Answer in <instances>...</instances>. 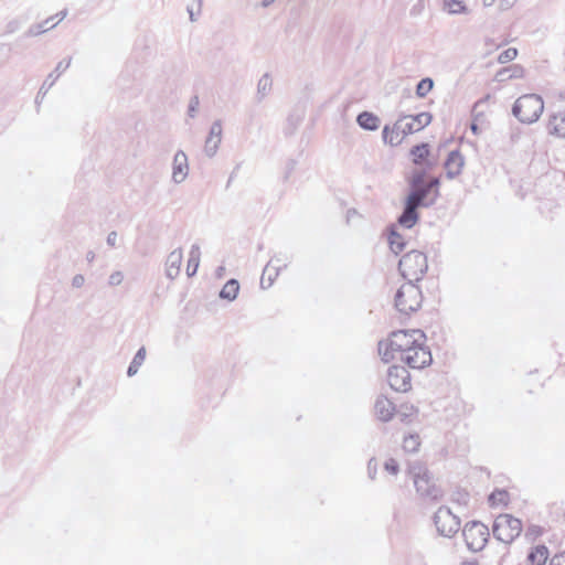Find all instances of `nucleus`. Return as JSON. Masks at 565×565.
Segmentation results:
<instances>
[{"label":"nucleus","instance_id":"obj_1","mask_svg":"<svg viewBox=\"0 0 565 565\" xmlns=\"http://www.w3.org/2000/svg\"><path fill=\"white\" fill-rule=\"evenodd\" d=\"M379 352L386 363H403L409 369H424L431 361L426 345V335L422 330H397L379 344Z\"/></svg>","mask_w":565,"mask_h":565},{"label":"nucleus","instance_id":"obj_2","mask_svg":"<svg viewBox=\"0 0 565 565\" xmlns=\"http://www.w3.org/2000/svg\"><path fill=\"white\" fill-rule=\"evenodd\" d=\"M416 492L430 500H439L441 498V490L437 486L428 467L423 462H415L407 469Z\"/></svg>","mask_w":565,"mask_h":565},{"label":"nucleus","instance_id":"obj_3","mask_svg":"<svg viewBox=\"0 0 565 565\" xmlns=\"http://www.w3.org/2000/svg\"><path fill=\"white\" fill-rule=\"evenodd\" d=\"M398 267L408 282L419 281L428 270V259L423 252L411 250L401 258Z\"/></svg>","mask_w":565,"mask_h":565},{"label":"nucleus","instance_id":"obj_4","mask_svg":"<svg viewBox=\"0 0 565 565\" xmlns=\"http://www.w3.org/2000/svg\"><path fill=\"white\" fill-rule=\"evenodd\" d=\"M544 110V102L536 94H526L516 99L513 106L514 116L522 122L536 121Z\"/></svg>","mask_w":565,"mask_h":565},{"label":"nucleus","instance_id":"obj_5","mask_svg":"<svg viewBox=\"0 0 565 565\" xmlns=\"http://www.w3.org/2000/svg\"><path fill=\"white\" fill-rule=\"evenodd\" d=\"M522 531V521L510 513L500 514L494 520L493 535L504 544H511L521 535Z\"/></svg>","mask_w":565,"mask_h":565},{"label":"nucleus","instance_id":"obj_6","mask_svg":"<svg viewBox=\"0 0 565 565\" xmlns=\"http://www.w3.org/2000/svg\"><path fill=\"white\" fill-rule=\"evenodd\" d=\"M422 303L423 292L420 288L413 282L403 284L396 292L395 306L405 315L417 311L422 307Z\"/></svg>","mask_w":565,"mask_h":565},{"label":"nucleus","instance_id":"obj_7","mask_svg":"<svg viewBox=\"0 0 565 565\" xmlns=\"http://www.w3.org/2000/svg\"><path fill=\"white\" fill-rule=\"evenodd\" d=\"M462 534L466 545L472 552L482 551L490 537L488 526L478 521L467 523Z\"/></svg>","mask_w":565,"mask_h":565},{"label":"nucleus","instance_id":"obj_8","mask_svg":"<svg viewBox=\"0 0 565 565\" xmlns=\"http://www.w3.org/2000/svg\"><path fill=\"white\" fill-rule=\"evenodd\" d=\"M435 525L444 536L456 534L460 527L458 518L447 508H440L435 514Z\"/></svg>","mask_w":565,"mask_h":565},{"label":"nucleus","instance_id":"obj_9","mask_svg":"<svg viewBox=\"0 0 565 565\" xmlns=\"http://www.w3.org/2000/svg\"><path fill=\"white\" fill-rule=\"evenodd\" d=\"M426 193L424 190L416 189L407 198L406 207L399 217V223L406 227H412L417 222L416 209L422 203Z\"/></svg>","mask_w":565,"mask_h":565},{"label":"nucleus","instance_id":"obj_10","mask_svg":"<svg viewBox=\"0 0 565 565\" xmlns=\"http://www.w3.org/2000/svg\"><path fill=\"white\" fill-rule=\"evenodd\" d=\"M390 386L396 392H407L412 387L411 375L403 365L393 364L387 372Z\"/></svg>","mask_w":565,"mask_h":565},{"label":"nucleus","instance_id":"obj_11","mask_svg":"<svg viewBox=\"0 0 565 565\" xmlns=\"http://www.w3.org/2000/svg\"><path fill=\"white\" fill-rule=\"evenodd\" d=\"M286 267L287 264L280 258L270 259L265 266L260 277L262 287L269 288L278 277L280 270L285 269Z\"/></svg>","mask_w":565,"mask_h":565},{"label":"nucleus","instance_id":"obj_12","mask_svg":"<svg viewBox=\"0 0 565 565\" xmlns=\"http://www.w3.org/2000/svg\"><path fill=\"white\" fill-rule=\"evenodd\" d=\"M407 136L405 126L401 119L392 126H385L383 129V139L385 143L393 147L401 145Z\"/></svg>","mask_w":565,"mask_h":565},{"label":"nucleus","instance_id":"obj_13","mask_svg":"<svg viewBox=\"0 0 565 565\" xmlns=\"http://www.w3.org/2000/svg\"><path fill=\"white\" fill-rule=\"evenodd\" d=\"M401 121L404 124L407 135H412L428 126L431 121V115L429 113H420L415 116H405L401 118Z\"/></svg>","mask_w":565,"mask_h":565},{"label":"nucleus","instance_id":"obj_14","mask_svg":"<svg viewBox=\"0 0 565 565\" xmlns=\"http://www.w3.org/2000/svg\"><path fill=\"white\" fill-rule=\"evenodd\" d=\"M548 548L544 544L531 546L526 554V565H545L548 559Z\"/></svg>","mask_w":565,"mask_h":565},{"label":"nucleus","instance_id":"obj_15","mask_svg":"<svg viewBox=\"0 0 565 565\" xmlns=\"http://www.w3.org/2000/svg\"><path fill=\"white\" fill-rule=\"evenodd\" d=\"M374 413L380 420L388 422L395 414V406L387 397L381 396L375 402Z\"/></svg>","mask_w":565,"mask_h":565},{"label":"nucleus","instance_id":"obj_16","mask_svg":"<svg viewBox=\"0 0 565 565\" xmlns=\"http://www.w3.org/2000/svg\"><path fill=\"white\" fill-rule=\"evenodd\" d=\"M465 164L463 157L459 151H451L445 162V169L450 178H454L462 171Z\"/></svg>","mask_w":565,"mask_h":565},{"label":"nucleus","instance_id":"obj_17","mask_svg":"<svg viewBox=\"0 0 565 565\" xmlns=\"http://www.w3.org/2000/svg\"><path fill=\"white\" fill-rule=\"evenodd\" d=\"M547 129L551 135L565 137V111L554 113L548 119Z\"/></svg>","mask_w":565,"mask_h":565},{"label":"nucleus","instance_id":"obj_18","mask_svg":"<svg viewBox=\"0 0 565 565\" xmlns=\"http://www.w3.org/2000/svg\"><path fill=\"white\" fill-rule=\"evenodd\" d=\"M188 174V159L185 153L178 152L173 160L172 178L175 182H182Z\"/></svg>","mask_w":565,"mask_h":565},{"label":"nucleus","instance_id":"obj_19","mask_svg":"<svg viewBox=\"0 0 565 565\" xmlns=\"http://www.w3.org/2000/svg\"><path fill=\"white\" fill-rule=\"evenodd\" d=\"M182 263V252L173 250L170 253L167 259V274L169 277L173 278L179 275L180 267Z\"/></svg>","mask_w":565,"mask_h":565},{"label":"nucleus","instance_id":"obj_20","mask_svg":"<svg viewBox=\"0 0 565 565\" xmlns=\"http://www.w3.org/2000/svg\"><path fill=\"white\" fill-rule=\"evenodd\" d=\"M429 154L430 151L428 143L417 145L411 150L412 160L418 166L427 164Z\"/></svg>","mask_w":565,"mask_h":565},{"label":"nucleus","instance_id":"obj_21","mask_svg":"<svg viewBox=\"0 0 565 565\" xmlns=\"http://www.w3.org/2000/svg\"><path fill=\"white\" fill-rule=\"evenodd\" d=\"M356 120L362 128L367 130H376L380 126V119L369 111L360 114Z\"/></svg>","mask_w":565,"mask_h":565},{"label":"nucleus","instance_id":"obj_22","mask_svg":"<svg viewBox=\"0 0 565 565\" xmlns=\"http://www.w3.org/2000/svg\"><path fill=\"white\" fill-rule=\"evenodd\" d=\"M510 502V493L507 490H494L489 495V503L493 508L507 507Z\"/></svg>","mask_w":565,"mask_h":565},{"label":"nucleus","instance_id":"obj_23","mask_svg":"<svg viewBox=\"0 0 565 565\" xmlns=\"http://www.w3.org/2000/svg\"><path fill=\"white\" fill-rule=\"evenodd\" d=\"M201 252L198 246H192L189 253V259L186 264V274L189 277L194 276L200 264Z\"/></svg>","mask_w":565,"mask_h":565},{"label":"nucleus","instance_id":"obj_24","mask_svg":"<svg viewBox=\"0 0 565 565\" xmlns=\"http://www.w3.org/2000/svg\"><path fill=\"white\" fill-rule=\"evenodd\" d=\"M238 290V281L235 279H231L223 286L220 296L227 300H234L237 297Z\"/></svg>","mask_w":565,"mask_h":565},{"label":"nucleus","instance_id":"obj_25","mask_svg":"<svg viewBox=\"0 0 565 565\" xmlns=\"http://www.w3.org/2000/svg\"><path fill=\"white\" fill-rule=\"evenodd\" d=\"M403 450L408 454H414L419 450L420 438L416 434L405 436L402 443Z\"/></svg>","mask_w":565,"mask_h":565},{"label":"nucleus","instance_id":"obj_26","mask_svg":"<svg viewBox=\"0 0 565 565\" xmlns=\"http://www.w3.org/2000/svg\"><path fill=\"white\" fill-rule=\"evenodd\" d=\"M443 8L449 14H460L467 12V7L460 0H444Z\"/></svg>","mask_w":565,"mask_h":565},{"label":"nucleus","instance_id":"obj_27","mask_svg":"<svg viewBox=\"0 0 565 565\" xmlns=\"http://www.w3.org/2000/svg\"><path fill=\"white\" fill-rule=\"evenodd\" d=\"M388 245H390V248L395 254H398L403 250V248L405 246V241L401 234H398L395 231H392L388 235Z\"/></svg>","mask_w":565,"mask_h":565},{"label":"nucleus","instance_id":"obj_28","mask_svg":"<svg viewBox=\"0 0 565 565\" xmlns=\"http://www.w3.org/2000/svg\"><path fill=\"white\" fill-rule=\"evenodd\" d=\"M145 359H146V350H145V348H141L138 350L132 362L130 363V365L128 367L129 376H132L138 372L139 367L143 363Z\"/></svg>","mask_w":565,"mask_h":565},{"label":"nucleus","instance_id":"obj_29","mask_svg":"<svg viewBox=\"0 0 565 565\" xmlns=\"http://www.w3.org/2000/svg\"><path fill=\"white\" fill-rule=\"evenodd\" d=\"M500 74L507 75L505 78H522L525 74V71L523 66L515 64L502 70Z\"/></svg>","mask_w":565,"mask_h":565},{"label":"nucleus","instance_id":"obj_30","mask_svg":"<svg viewBox=\"0 0 565 565\" xmlns=\"http://www.w3.org/2000/svg\"><path fill=\"white\" fill-rule=\"evenodd\" d=\"M433 87L434 82L431 78H423L416 87V94L418 97H425L433 89Z\"/></svg>","mask_w":565,"mask_h":565},{"label":"nucleus","instance_id":"obj_31","mask_svg":"<svg viewBox=\"0 0 565 565\" xmlns=\"http://www.w3.org/2000/svg\"><path fill=\"white\" fill-rule=\"evenodd\" d=\"M544 534V529L541 525L532 524L525 530V539L529 541H536Z\"/></svg>","mask_w":565,"mask_h":565},{"label":"nucleus","instance_id":"obj_32","mask_svg":"<svg viewBox=\"0 0 565 565\" xmlns=\"http://www.w3.org/2000/svg\"><path fill=\"white\" fill-rule=\"evenodd\" d=\"M518 56V50L515 47H509L504 50L498 56V61L502 64L513 61Z\"/></svg>","mask_w":565,"mask_h":565},{"label":"nucleus","instance_id":"obj_33","mask_svg":"<svg viewBox=\"0 0 565 565\" xmlns=\"http://www.w3.org/2000/svg\"><path fill=\"white\" fill-rule=\"evenodd\" d=\"M384 470L392 476H396L399 472V465L397 460L394 458L387 459L384 463Z\"/></svg>","mask_w":565,"mask_h":565},{"label":"nucleus","instance_id":"obj_34","mask_svg":"<svg viewBox=\"0 0 565 565\" xmlns=\"http://www.w3.org/2000/svg\"><path fill=\"white\" fill-rule=\"evenodd\" d=\"M553 522L558 526L565 525V510L558 507L555 508L553 511Z\"/></svg>","mask_w":565,"mask_h":565},{"label":"nucleus","instance_id":"obj_35","mask_svg":"<svg viewBox=\"0 0 565 565\" xmlns=\"http://www.w3.org/2000/svg\"><path fill=\"white\" fill-rule=\"evenodd\" d=\"M548 565H565V551L555 553L551 557Z\"/></svg>","mask_w":565,"mask_h":565},{"label":"nucleus","instance_id":"obj_36","mask_svg":"<svg viewBox=\"0 0 565 565\" xmlns=\"http://www.w3.org/2000/svg\"><path fill=\"white\" fill-rule=\"evenodd\" d=\"M122 280V275L120 273H116L110 276V284L111 285H118Z\"/></svg>","mask_w":565,"mask_h":565},{"label":"nucleus","instance_id":"obj_37","mask_svg":"<svg viewBox=\"0 0 565 565\" xmlns=\"http://www.w3.org/2000/svg\"><path fill=\"white\" fill-rule=\"evenodd\" d=\"M84 282V277L82 275H77L73 278V285L75 287H81Z\"/></svg>","mask_w":565,"mask_h":565},{"label":"nucleus","instance_id":"obj_38","mask_svg":"<svg viewBox=\"0 0 565 565\" xmlns=\"http://www.w3.org/2000/svg\"><path fill=\"white\" fill-rule=\"evenodd\" d=\"M518 2V0H501V7L503 9H508L510 7H512L513 4H515Z\"/></svg>","mask_w":565,"mask_h":565},{"label":"nucleus","instance_id":"obj_39","mask_svg":"<svg viewBox=\"0 0 565 565\" xmlns=\"http://www.w3.org/2000/svg\"><path fill=\"white\" fill-rule=\"evenodd\" d=\"M495 0H483L484 6H492Z\"/></svg>","mask_w":565,"mask_h":565},{"label":"nucleus","instance_id":"obj_40","mask_svg":"<svg viewBox=\"0 0 565 565\" xmlns=\"http://www.w3.org/2000/svg\"><path fill=\"white\" fill-rule=\"evenodd\" d=\"M460 565H478V564L475 562H463Z\"/></svg>","mask_w":565,"mask_h":565},{"label":"nucleus","instance_id":"obj_41","mask_svg":"<svg viewBox=\"0 0 565 565\" xmlns=\"http://www.w3.org/2000/svg\"><path fill=\"white\" fill-rule=\"evenodd\" d=\"M472 130H473V131H476V130H477L476 125H472Z\"/></svg>","mask_w":565,"mask_h":565}]
</instances>
